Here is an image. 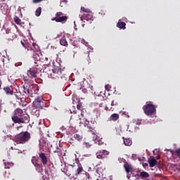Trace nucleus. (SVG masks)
Listing matches in <instances>:
<instances>
[{"instance_id":"26","label":"nucleus","mask_w":180,"mask_h":180,"mask_svg":"<svg viewBox=\"0 0 180 180\" xmlns=\"http://www.w3.org/2000/svg\"><path fill=\"white\" fill-rule=\"evenodd\" d=\"M140 176H141V178H149L150 174L147 172H142L140 174Z\"/></svg>"},{"instance_id":"38","label":"nucleus","mask_w":180,"mask_h":180,"mask_svg":"<svg viewBox=\"0 0 180 180\" xmlns=\"http://www.w3.org/2000/svg\"><path fill=\"white\" fill-rule=\"evenodd\" d=\"M24 82L25 84H28L27 82H29V80L26 77H24Z\"/></svg>"},{"instance_id":"4","label":"nucleus","mask_w":180,"mask_h":180,"mask_svg":"<svg viewBox=\"0 0 180 180\" xmlns=\"http://www.w3.org/2000/svg\"><path fill=\"white\" fill-rule=\"evenodd\" d=\"M23 110L20 108H18L15 110V113L11 117V120L13 122V123H18V124H20V123L25 122L23 121V118H21L23 116Z\"/></svg>"},{"instance_id":"39","label":"nucleus","mask_w":180,"mask_h":180,"mask_svg":"<svg viewBox=\"0 0 180 180\" xmlns=\"http://www.w3.org/2000/svg\"><path fill=\"white\" fill-rule=\"evenodd\" d=\"M143 168H146V167H148V163H143Z\"/></svg>"},{"instance_id":"29","label":"nucleus","mask_w":180,"mask_h":180,"mask_svg":"<svg viewBox=\"0 0 180 180\" xmlns=\"http://www.w3.org/2000/svg\"><path fill=\"white\" fill-rule=\"evenodd\" d=\"M21 44L24 49H27V47H29V44L26 43V41L25 40L21 41Z\"/></svg>"},{"instance_id":"43","label":"nucleus","mask_w":180,"mask_h":180,"mask_svg":"<svg viewBox=\"0 0 180 180\" xmlns=\"http://www.w3.org/2000/svg\"><path fill=\"white\" fill-rule=\"evenodd\" d=\"M89 60L88 62H87V64H89L91 63V59L89 58Z\"/></svg>"},{"instance_id":"5","label":"nucleus","mask_w":180,"mask_h":180,"mask_svg":"<svg viewBox=\"0 0 180 180\" xmlns=\"http://www.w3.org/2000/svg\"><path fill=\"white\" fill-rule=\"evenodd\" d=\"M22 94L24 96H32L36 94V90L34 89L33 85L24 84Z\"/></svg>"},{"instance_id":"49","label":"nucleus","mask_w":180,"mask_h":180,"mask_svg":"<svg viewBox=\"0 0 180 180\" xmlns=\"http://www.w3.org/2000/svg\"><path fill=\"white\" fill-rule=\"evenodd\" d=\"M132 157H134V154L132 155Z\"/></svg>"},{"instance_id":"20","label":"nucleus","mask_w":180,"mask_h":180,"mask_svg":"<svg viewBox=\"0 0 180 180\" xmlns=\"http://www.w3.org/2000/svg\"><path fill=\"white\" fill-rule=\"evenodd\" d=\"M122 140H124V144L125 146H131V144H133V141H131V139H130L129 138L126 139L124 137H122Z\"/></svg>"},{"instance_id":"31","label":"nucleus","mask_w":180,"mask_h":180,"mask_svg":"<svg viewBox=\"0 0 180 180\" xmlns=\"http://www.w3.org/2000/svg\"><path fill=\"white\" fill-rule=\"evenodd\" d=\"M96 143V144H98V146H102V144H103V141H102V139H97Z\"/></svg>"},{"instance_id":"37","label":"nucleus","mask_w":180,"mask_h":180,"mask_svg":"<svg viewBox=\"0 0 180 180\" xmlns=\"http://www.w3.org/2000/svg\"><path fill=\"white\" fill-rule=\"evenodd\" d=\"M70 41L72 46H75V42L72 41V39H70Z\"/></svg>"},{"instance_id":"42","label":"nucleus","mask_w":180,"mask_h":180,"mask_svg":"<svg viewBox=\"0 0 180 180\" xmlns=\"http://www.w3.org/2000/svg\"><path fill=\"white\" fill-rule=\"evenodd\" d=\"M160 158H161L160 155H158V156L156 157V160H160Z\"/></svg>"},{"instance_id":"24","label":"nucleus","mask_w":180,"mask_h":180,"mask_svg":"<svg viewBox=\"0 0 180 180\" xmlns=\"http://www.w3.org/2000/svg\"><path fill=\"white\" fill-rule=\"evenodd\" d=\"M21 119H22L24 122H20V124L29 123V120H30V119L29 118V115H25V114L22 115Z\"/></svg>"},{"instance_id":"32","label":"nucleus","mask_w":180,"mask_h":180,"mask_svg":"<svg viewBox=\"0 0 180 180\" xmlns=\"http://www.w3.org/2000/svg\"><path fill=\"white\" fill-rule=\"evenodd\" d=\"M64 14L63 13V12H57L56 13V17L55 18H61V16H63Z\"/></svg>"},{"instance_id":"25","label":"nucleus","mask_w":180,"mask_h":180,"mask_svg":"<svg viewBox=\"0 0 180 180\" xmlns=\"http://www.w3.org/2000/svg\"><path fill=\"white\" fill-rule=\"evenodd\" d=\"M8 40H13L16 37V34L13 32H10L6 36Z\"/></svg>"},{"instance_id":"22","label":"nucleus","mask_w":180,"mask_h":180,"mask_svg":"<svg viewBox=\"0 0 180 180\" xmlns=\"http://www.w3.org/2000/svg\"><path fill=\"white\" fill-rule=\"evenodd\" d=\"M117 27H118L119 29H123V30L126 29V22L119 21L117 23Z\"/></svg>"},{"instance_id":"3","label":"nucleus","mask_w":180,"mask_h":180,"mask_svg":"<svg viewBox=\"0 0 180 180\" xmlns=\"http://www.w3.org/2000/svg\"><path fill=\"white\" fill-rule=\"evenodd\" d=\"M79 175L82 176L80 180L89 179V174L84 170V167H82V165H81V163H77V168L75 170V174H73V178H77V176H78Z\"/></svg>"},{"instance_id":"41","label":"nucleus","mask_w":180,"mask_h":180,"mask_svg":"<svg viewBox=\"0 0 180 180\" xmlns=\"http://www.w3.org/2000/svg\"><path fill=\"white\" fill-rule=\"evenodd\" d=\"M109 86H110L109 84L105 85V89H109Z\"/></svg>"},{"instance_id":"48","label":"nucleus","mask_w":180,"mask_h":180,"mask_svg":"<svg viewBox=\"0 0 180 180\" xmlns=\"http://www.w3.org/2000/svg\"><path fill=\"white\" fill-rule=\"evenodd\" d=\"M19 127H18V130H19Z\"/></svg>"},{"instance_id":"12","label":"nucleus","mask_w":180,"mask_h":180,"mask_svg":"<svg viewBox=\"0 0 180 180\" xmlns=\"http://www.w3.org/2000/svg\"><path fill=\"white\" fill-rule=\"evenodd\" d=\"M84 127H87L89 131H94V124H92V122H89L87 119L84 120Z\"/></svg>"},{"instance_id":"30","label":"nucleus","mask_w":180,"mask_h":180,"mask_svg":"<svg viewBox=\"0 0 180 180\" xmlns=\"http://www.w3.org/2000/svg\"><path fill=\"white\" fill-rule=\"evenodd\" d=\"M74 137L75 140H77V141H79V140L82 139V136H81L79 134H75Z\"/></svg>"},{"instance_id":"34","label":"nucleus","mask_w":180,"mask_h":180,"mask_svg":"<svg viewBox=\"0 0 180 180\" xmlns=\"http://www.w3.org/2000/svg\"><path fill=\"white\" fill-rule=\"evenodd\" d=\"M77 109H78V110H82V105H81V104H77Z\"/></svg>"},{"instance_id":"21","label":"nucleus","mask_w":180,"mask_h":180,"mask_svg":"<svg viewBox=\"0 0 180 180\" xmlns=\"http://www.w3.org/2000/svg\"><path fill=\"white\" fill-rule=\"evenodd\" d=\"M60 44H61V46H65V47L68 46V42L67 41L65 37H63L60 39Z\"/></svg>"},{"instance_id":"6","label":"nucleus","mask_w":180,"mask_h":180,"mask_svg":"<svg viewBox=\"0 0 180 180\" xmlns=\"http://www.w3.org/2000/svg\"><path fill=\"white\" fill-rule=\"evenodd\" d=\"M143 110L146 116H153L157 112L155 105L151 103H146V105H143Z\"/></svg>"},{"instance_id":"17","label":"nucleus","mask_w":180,"mask_h":180,"mask_svg":"<svg viewBox=\"0 0 180 180\" xmlns=\"http://www.w3.org/2000/svg\"><path fill=\"white\" fill-rule=\"evenodd\" d=\"M39 158L41 159V161L44 165H46L47 164L48 160L47 156H46V154L41 153H39Z\"/></svg>"},{"instance_id":"9","label":"nucleus","mask_w":180,"mask_h":180,"mask_svg":"<svg viewBox=\"0 0 180 180\" xmlns=\"http://www.w3.org/2000/svg\"><path fill=\"white\" fill-rule=\"evenodd\" d=\"M96 155L98 160H103L107 155H109V151L106 150H99L96 152Z\"/></svg>"},{"instance_id":"18","label":"nucleus","mask_w":180,"mask_h":180,"mask_svg":"<svg viewBox=\"0 0 180 180\" xmlns=\"http://www.w3.org/2000/svg\"><path fill=\"white\" fill-rule=\"evenodd\" d=\"M30 51H32L33 58L34 60H37V61H39V60H40V56L39 55V51H34L32 48H30Z\"/></svg>"},{"instance_id":"50","label":"nucleus","mask_w":180,"mask_h":180,"mask_svg":"<svg viewBox=\"0 0 180 180\" xmlns=\"http://www.w3.org/2000/svg\"><path fill=\"white\" fill-rule=\"evenodd\" d=\"M85 25V24H83L82 26Z\"/></svg>"},{"instance_id":"44","label":"nucleus","mask_w":180,"mask_h":180,"mask_svg":"<svg viewBox=\"0 0 180 180\" xmlns=\"http://www.w3.org/2000/svg\"><path fill=\"white\" fill-rule=\"evenodd\" d=\"M32 46H33L34 47H36V46H37V45L36 44H32Z\"/></svg>"},{"instance_id":"23","label":"nucleus","mask_w":180,"mask_h":180,"mask_svg":"<svg viewBox=\"0 0 180 180\" xmlns=\"http://www.w3.org/2000/svg\"><path fill=\"white\" fill-rule=\"evenodd\" d=\"M119 119V114L114 113L110 115V120H112V122H116Z\"/></svg>"},{"instance_id":"40","label":"nucleus","mask_w":180,"mask_h":180,"mask_svg":"<svg viewBox=\"0 0 180 180\" xmlns=\"http://www.w3.org/2000/svg\"><path fill=\"white\" fill-rule=\"evenodd\" d=\"M90 89H91L92 94H94V86H90Z\"/></svg>"},{"instance_id":"2","label":"nucleus","mask_w":180,"mask_h":180,"mask_svg":"<svg viewBox=\"0 0 180 180\" xmlns=\"http://www.w3.org/2000/svg\"><path fill=\"white\" fill-rule=\"evenodd\" d=\"M80 13H82L79 15V18L82 22H85L86 20V22H90V23H91L92 20H94V15H92L91 9L82 6L80 8Z\"/></svg>"},{"instance_id":"33","label":"nucleus","mask_w":180,"mask_h":180,"mask_svg":"<svg viewBox=\"0 0 180 180\" xmlns=\"http://www.w3.org/2000/svg\"><path fill=\"white\" fill-rule=\"evenodd\" d=\"M176 155H177V158H179L180 160V148H179L178 149L176 150L175 151Z\"/></svg>"},{"instance_id":"27","label":"nucleus","mask_w":180,"mask_h":180,"mask_svg":"<svg viewBox=\"0 0 180 180\" xmlns=\"http://www.w3.org/2000/svg\"><path fill=\"white\" fill-rule=\"evenodd\" d=\"M41 15V7H38L35 11V16H40Z\"/></svg>"},{"instance_id":"13","label":"nucleus","mask_w":180,"mask_h":180,"mask_svg":"<svg viewBox=\"0 0 180 180\" xmlns=\"http://www.w3.org/2000/svg\"><path fill=\"white\" fill-rule=\"evenodd\" d=\"M27 75L30 78H37V70L34 69H30L27 71Z\"/></svg>"},{"instance_id":"36","label":"nucleus","mask_w":180,"mask_h":180,"mask_svg":"<svg viewBox=\"0 0 180 180\" xmlns=\"http://www.w3.org/2000/svg\"><path fill=\"white\" fill-rule=\"evenodd\" d=\"M96 117H101V112L99 110H97Z\"/></svg>"},{"instance_id":"28","label":"nucleus","mask_w":180,"mask_h":180,"mask_svg":"<svg viewBox=\"0 0 180 180\" xmlns=\"http://www.w3.org/2000/svg\"><path fill=\"white\" fill-rule=\"evenodd\" d=\"M14 22L15 23H16V25H20V22H22V20H20V18H19V17L15 16L14 18Z\"/></svg>"},{"instance_id":"35","label":"nucleus","mask_w":180,"mask_h":180,"mask_svg":"<svg viewBox=\"0 0 180 180\" xmlns=\"http://www.w3.org/2000/svg\"><path fill=\"white\" fill-rule=\"evenodd\" d=\"M43 0H32L33 4H39Z\"/></svg>"},{"instance_id":"14","label":"nucleus","mask_w":180,"mask_h":180,"mask_svg":"<svg viewBox=\"0 0 180 180\" xmlns=\"http://www.w3.org/2000/svg\"><path fill=\"white\" fill-rule=\"evenodd\" d=\"M124 168L127 174H130V172H133V166H131V165L129 164L127 162L124 164Z\"/></svg>"},{"instance_id":"1","label":"nucleus","mask_w":180,"mask_h":180,"mask_svg":"<svg viewBox=\"0 0 180 180\" xmlns=\"http://www.w3.org/2000/svg\"><path fill=\"white\" fill-rule=\"evenodd\" d=\"M32 139V135L27 131H22L14 137V141L16 144H26Z\"/></svg>"},{"instance_id":"51","label":"nucleus","mask_w":180,"mask_h":180,"mask_svg":"<svg viewBox=\"0 0 180 180\" xmlns=\"http://www.w3.org/2000/svg\"><path fill=\"white\" fill-rule=\"evenodd\" d=\"M85 25V24H83L82 26Z\"/></svg>"},{"instance_id":"16","label":"nucleus","mask_w":180,"mask_h":180,"mask_svg":"<svg viewBox=\"0 0 180 180\" xmlns=\"http://www.w3.org/2000/svg\"><path fill=\"white\" fill-rule=\"evenodd\" d=\"M157 160L154 158V156H150L148 159V163L149 167L150 168H153V167H155V165L157 164Z\"/></svg>"},{"instance_id":"47","label":"nucleus","mask_w":180,"mask_h":180,"mask_svg":"<svg viewBox=\"0 0 180 180\" xmlns=\"http://www.w3.org/2000/svg\"><path fill=\"white\" fill-rule=\"evenodd\" d=\"M55 153H58V150H55Z\"/></svg>"},{"instance_id":"10","label":"nucleus","mask_w":180,"mask_h":180,"mask_svg":"<svg viewBox=\"0 0 180 180\" xmlns=\"http://www.w3.org/2000/svg\"><path fill=\"white\" fill-rule=\"evenodd\" d=\"M67 19H68V17L65 15L61 17L53 18H51V20L56 22L57 23H62V22H67Z\"/></svg>"},{"instance_id":"11","label":"nucleus","mask_w":180,"mask_h":180,"mask_svg":"<svg viewBox=\"0 0 180 180\" xmlns=\"http://www.w3.org/2000/svg\"><path fill=\"white\" fill-rule=\"evenodd\" d=\"M32 163L33 164V165L35 167V169L37 172H41V171L43 170V165H40L39 163H37V160H32Z\"/></svg>"},{"instance_id":"19","label":"nucleus","mask_w":180,"mask_h":180,"mask_svg":"<svg viewBox=\"0 0 180 180\" xmlns=\"http://www.w3.org/2000/svg\"><path fill=\"white\" fill-rule=\"evenodd\" d=\"M3 89L6 95H13V90L10 86L4 87Z\"/></svg>"},{"instance_id":"46","label":"nucleus","mask_w":180,"mask_h":180,"mask_svg":"<svg viewBox=\"0 0 180 180\" xmlns=\"http://www.w3.org/2000/svg\"><path fill=\"white\" fill-rule=\"evenodd\" d=\"M81 115H82V116H84V113H83V112H81Z\"/></svg>"},{"instance_id":"45","label":"nucleus","mask_w":180,"mask_h":180,"mask_svg":"<svg viewBox=\"0 0 180 180\" xmlns=\"http://www.w3.org/2000/svg\"><path fill=\"white\" fill-rule=\"evenodd\" d=\"M45 60H46V61H49V58L46 57Z\"/></svg>"},{"instance_id":"8","label":"nucleus","mask_w":180,"mask_h":180,"mask_svg":"<svg viewBox=\"0 0 180 180\" xmlns=\"http://www.w3.org/2000/svg\"><path fill=\"white\" fill-rule=\"evenodd\" d=\"M34 107L36 109H43L44 108V99L42 96H38L34 102Z\"/></svg>"},{"instance_id":"15","label":"nucleus","mask_w":180,"mask_h":180,"mask_svg":"<svg viewBox=\"0 0 180 180\" xmlns=\"http://www.w3.org/2000/svg\"><path fill=\"white\" fill-rule=\"evenodd\" d=\"M92 147V145L89 142H83L80 146L81 150L85 151L86 150H89Z\"/></svg>"},{"instance_id":"7","label":"nucleus","mask_w":180,"mask_h":180,"mask_svg":"<svg viewBox=\"0 0 180 180\" xmlns=\"http://www.w3.org/2000/svg\"><path fill=\"white\" fill-rule=\"evenodd\" d=\"M53 77L56 78H63L64 77V70H63L60 66H54L52 69Z\"/></svg>"}]
</instances>
